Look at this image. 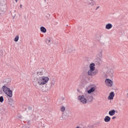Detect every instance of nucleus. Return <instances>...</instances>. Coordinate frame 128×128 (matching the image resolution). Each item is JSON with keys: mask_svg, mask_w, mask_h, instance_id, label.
Segmentation results:
<instances>
[{"mask_svg": "<svg viewBox=\"0 0 128 128\" xmlns=\"http://www.w3.org/2000/svg\"><path fill=\"white\" fill-rule=\"evenodd\" d=\"M128 96V93L127 94Z\"/></svg>", "mask_w": 128, "mask_h": 128, "instance_id": "44", "label": "nucleus"}, {"mask_svg": "<svg viewBox=\"0 0 128 128\" xmlns=\"http://www.w3.org/2000/svg\"><path fill=\"white\" fill-rule=\"evenodd\" d=\"M98 8H100V6L96 7V10H98Z\"/></svg>", "mask_w": 128, "mask_h": 128, "instance_id": "35", "label": "nucleus"}, {"mask_svg": "<svg viewBox=\"0 0 128 128\" xmlns=\"http://www.w3.org/2000/svg\"><path fill=\"white\" fill-rule=\"evenodd\" d=\"M115 114H116V110H110L108 112V114L111 116H114Z\"/></svg>", "mask_w": 128, "mask_h": 128, "instance_id": "12", "label": "nucleus"}, {"mask_svg": "<svg viewBox=\"0 0 128 128\" xmlns=\"http://www.w3.org/2000/svg\"><path fill=\"white\" fill-rule=\"evenodd\" d=\"M79 96H84V95L80 96V95Z\"/></svg>", "mask_w": 128, "mask_h": 128, "instance_id": "37", "label": "nucleus"}, {"mask_svg": "<svg viewBox=\"0 0 128 128\" xmlns=\"http://www.w3.org/2000/svg\"><path fill=\"white\" fill-rule=\"evenodd\" d=\"M48 15L49 16H50V14H48Z\"/></svg>", "mask_w": 128, "mask_h": 128, "instance_id": "39", "label": "nucleus"}, {"mask_svg": "<svg viewBox=\"0 0 128 128\" xmlns=\"http://www.w3.org/2000/svg\"><path fill=\"white\" fill-rule=\"evenodd\" d=\"M95 66L96 64H94V63L90 64L89 66L90 70H96V67H94Z\"/></svg>", "mask_w": 128, "mask_h": 128, "instance_id": "8", "label": "nucleus"}, {"mask_svg": "<svg viewBox=\"0 0 128 128\" xmlns=\"http://www.w3.org/2000/svg\"><path fill=\"white\" fill-rule=\"evenodd\" d=\"M3 92L8 96H12V91L6 86H2Z\"/></svg>", "mask_w": 128, "mask_h": 128, "instance_id": "4", "label": "nucleus"}, {"mask_svg": "<svg viewBox=\"0 0 128 128\" xmlns=\"http://www.w3.org/2000/svg\"><path fill=\"white\" fill-rule=\"evenodd\" d=\"M60 100V102H62V100H64V97H61Z\"/></svg>", "mask_w": 128, "mask_h": 128, "instance_id": "28", "label": "nucleus"}, {"mask_svg": "<svg viewBox=\"0 0 128 128\" xmlns=\"http://www.w3.org/2000/svg\"><path fill=\"white\" fill-rule=\"evenodd\" d=\"M15 1L16 2H18V0H15Z\"/></svg>", "mask_w": 128, "mask_h": 128, "instance_id": "41", "label": "nucleus"}, {"mask_svg": "<svg viewBox=\"0 0 128 128\" xmlns=\"http://www.w3.org/2000/svg\"><path fill=\"white\" fill-rule=\"evenodd\" d=\"M100 122H97V124H100Z\"/></svg>", "mask_w": 128, "mask_h": 128, "instance_id": "38", "label": "nucleus"}, {"mask_svg": "<svg viewBox=\"0 0 128 128\" xmlns=\"http://www.w3.org/2000/svg\"><path fill=\"white\" fill-rule=\"evenodd\" d=\"M76 128H80V126H78Z\"/></svg>", "mask_w": 128, "mask_h": 128, "instance_id": "40", "label": "nucleus"}, {"mask_svg": "<svg viewBox=\"0 0 128 128\" xmlns=\"http://www.w3.org/2000/svg\"><path fill=\"white\" fill-rule=\"evenodd\" d=\"M13 18H14V16H13Z\"/></svg>", "mask_w": 128, "mask_h": 128, "instance_id": "43", "label": "nucleus"}, {"mask_svg": "<svg viewBox=\"0 0 128 128\" xmlns=\"http://www.w3.org/2000/svg\"><path fill=\"white\" fill-rule=\"evenodd\" d=\"M37 74L38 76H42V74H44V72H42V70H40L37 72Z\"/></svg>", "mask_w": 128, "mask_h": 128, "instance_id": "21", "label": "nucleus"}, {"mask_svg": "<svg viewBox=\"0 0 128 128\" xmlns=\"http://www.w3.org/2000/svg\"><path fill=\"white\" fill-rule=\"evenodd\" d=\"M115 118H116V116H113L112 118V120H115Z\"/></svg>", "mask_w": 128, "mask_h": 128, "instance_id": "32", "label": "nucleus"}, {"mask_svg": "<svg viewBox=\"0 0 128 128\" xmlns=\"http://www.w3.org/2000/svg\"><path fill=\"white\" fill-rule=\"evenodd\" d=\"M4 82H6V84H10V79L7 78L4 80Z\"/></svg>", "mask_w": 128, "mask_h": 128, "instance_id": "17", "label": "nucleus"}, {"mask_svg": "<svg viewBox=\"0 0 128 128\" xmlns=\"http://www.w3.org/2000/svg\"><path fill=\"white\" fill-rule=\"evenodd\" d=\"M51 86H54V82H52L51 83Z\"/></svg>", "mask_w": 128, "mask_h": 128, "instance_id": "30", "label": "nucleus"}, {"mask_svg": "<svg viewBox=\"0 0 128 128\" xmlns=\"http://www.w3.org/2000/svg\"><path fill=\"white\" fill-rule=\"evenodd\" d=\"M44 98H46V97H44Z\"/></svg>", "mask_w": 128, "mask_h": 128, "instance_id": "42", "label": "nucleus"}, {"mask_svg": "<svg viewBox=\"0 0 128 128\" xmlns=\"http://www.w3.org/2000/svg\"><path fill=\"white\" fill-rule=\"evenodd\" d=\"M18 38H20V36H16V37H15V38H14V40L15 41V42H18Z\"/></svg>", "mask_w": 128, "mask_h": 128, "instance_id": "23", "label": "nucleus"}, {"mask_svg": "<svg viewBox=\"0 0 128 128\" xmlns=\"http://www.w3.org/2000/svg\"><path fill=\"white\" fill-rule=\"evenodd\" d=\"M46 43L47 44H48V46H50V44H52V42H50V40H48V39H46Z\"/></svg>", "mask_w": 128, "mask_h": 128, "instance_id": "20", "label": "nucleus"}, {"mask_svg": "<svg viewBox=\"0 0 128 128\" xmlns=\"http://www.w3.org/2000/svg\"><path fill=\"white\" fill-rule=\"evenodd\" d=\"M77 90H78V92H80V89H78Z\"/></svg>", "mask_w": 128, "mask_h": 128, "instance_id": "36", "label": "nucleus"}, {"mask_svg": "<svg viewBox=\"0 0 128 128\" xmlns=\"http://www.w3.org/2000/svg\"><path fill=\"white\" fill-rule=\"evenodd\" d=\"M104 120L105 122H110V117L109 116H105Z\"/></svg>", "mask_w": 128, "mask_h": 128, "instance_id": "11", "label": "nucleus"}, {"mask_svg": "<svg viewBox=\"0 0 128 128\" xmlns=\"http://www.w3.org/2000/svg\"><path fill=\"white\" fill-rule=\"evenodd\" d=\"M91 4H92V6H94V4H96V3H94V2H92L91 3Z\"/></svg>", "mask_w": 128, "mask_h": 128, "instance_id": "31", "label": "nucleus"}, {"mask_svg": "<svg viewBox=\"0 0 128 128\" xmlns=\"http://www.w3.org/2000/svg\"><path fill=\"white\" fill-rule=\"evenodd\" d=\"M105 84L106 86H110V88H111V86H112V84H114V82H112V80L110 78H106L105 80Z\"/></svg>", "mask_w": 128, "mask_h": 128, "instance_id": "5", "label": "nucleus"}, {"mask_svg": "<svg viewBox=\"0 0 128 128\" xmlns=\"http://www.w3.org/2000/svg\"><path fill=\"white\" fill-rule=\"evenodd\" d=\"M8 104H10V106H12V104H14V99L12 98V96L8 97Z\"/></svg>", "mask_w": 128, "mask_h": 128, "instance_id": "7", "label": "nucleus"}, {"mask_svg": "<svg viewBox=\"0 0 128 128\" xmlns=\"http://www.w3.org/2000/svg\"><path fill=\"white\" fill-rule=\"evenodd\" d=\"M109 96H114V92H111Z\"/></svg>", "mask_w": 128, "mask_h": 128, "instance_id": "25", "label": "nucleus"}, {"mask_svg": "<svg viewBox=\"0 0 128 128\" xmlns=\"http://www.w3.org/2000/svg\"><path fill=\"white\" fill-rule=\"evenodd\" d=\"M102 50H98L97 58H96V68H100L102 66Z\"/></svg>", "mask_w": 128, "mask_h": 128, "instance_id": "2", "label": "nucleus"}, {"mask_svg": "<svg viewBox=\"0 0 128 128\" xmlns=\"http://www.w3.org/2000/svg\"><path fill=\"white\" fill-rule=\"evenodd\" d=\"M78 100L81 102L82 104H86L88 100L84 96H78Z\"/></svg>", "mask_w": 128, "mask_h": 128, "instance_id": "6", "label": "nucleus"}, {"mask_svg": "<svg viewBox=\"0 0 128 128\" xmlns=\"http://www.w3.org/2000/svg\"><path fill=\"white\" fill-rule=\"evenodd\" d=\"M96 88L94 87H92L89 90H88V94H92V92H94Z\"/></svg>", "mask_w": 128, "mask_h": 128, "instance_id": "13", "label": "nucleus"}, {"mask_svg": "<svg viewBox=\"0 0 128 128\" xmlns=\"http://www.w3.org/2000/svg\"><path fill=\"white\" fill-rule=\"evenodd\" d=\"M49 80L50 78H48V77L44 76L42 78H37L36 82L40 86H42V84H46Z\"/></svg>", "mask_w": 128, "mask_h": 128, "instance_id": "3", "label": "nucleus"}, {"mask_svg": "<svg viewBox=\"0 0 128 128\" xmlns=\"http://www.w3.org/2000/svg\"><path fill=\"white\" fill-rule=\"evenodd\" d=\"M104 74L103 76L104 78H110L114 75V69L112 68H109L106 67L104 68Z\"/></svg>", "mask_w": 128, "mask_h": 128, "instance_id": "1", "label": "nucleus"}, {"mask_svg": "<svg viewBox=\"0 0 128 128\" xmlns=\"http://www.w3.org/2000/svg\"><path fill=\"white\" fill-rule=\"evenodd\" d=\"M112 28V24L108 23L106 26V30H110Z\"/></svg>", "mask_w": 128, "mask_h": 128, "instance_id": "10", "label": "nucleus"}, {"mask_svg": "<svg viewBox=\"0 0 128 128\" xmlns=\"http://www.w3.org/2000/svg\"><path fill=\"white\" fill-rule=\"evenodd\" d=\"M32 110V108L30 106H28V110Z\"/></svg>", "mask_w": 128, "mask_h": 128, "instance_id": "29", "label": "nucleus"}, {"mask_svg": "<svg viewBox=\"0 0 128 128\" xmlns=\"http://www.w3.org/2000/svg\"><path fill=\"white\" fill-rule=\"evenodd\" d=\"M18 118H22V116H19Z\"/></svg>", "mask_w": 128, "mask_h": 128, "instance_id": "34", "label": "nucleus"}, {"mask_svg": "<svg viewBox=\"0 0 128 128\" xmlns=\"http://www.w3.org/2000/svg\"><path fill=\"white\" fill-rule=\"evenodd\" d=\"M40 124L42 128H46V122H41Z\"/></svg>", "mask_w": 128, "mask_h": 128, "instance_id": "22", "label": "nucleus"}, {"mask_svg": "<svg viewBox=\"0 0 128 128\" xmlns=\"http://www.w3.org/2000/svg\"><path fill=\"white\" fill-rule=\"evenodd\" d=\"M61 112H64L66 110V107L64 106H62L60 108Z\"/></svg>", "mask_w": 128, "mask_h": 128, "instance_id": "24", "label": "nucleus"}, {"mask_svg": "<svg viewBox=\"0 0 128 128\" xmlns=\"http://www.w3.org/2000/svg\"><path fill=\"white\" fill-rule=\"evenodd\" d=\"M76 50V49L74 47H72V48L68 49V52H74Z\"/></svg>", "mask_w": 128, "mask_h": 128, "instance_id": "19", "label": "nucleus"}, {"mask_svg": "<svg viewBox=\"0 0 128 128\" xmlns=\"http://www.w3.org/2000/svg\"><path fill=\"white\" fill-rule=\"evenodd\" d=\"M40 30L42 32H44V34L46 32V28H44V26H41Z\"/></svg>", "mask_w": 128, "mask_h": 128, "instance_id": "14", "label": "nucleus"}, {"mask_svg": "<svg viewBox=\"0 0 128 128\" xmlns=\"http://www.w3.org/2000/svg\"><path fill=\"white\" fill-rule=\"evenodd\" d=\"M108 100H114V96H108Z\"/></svg>", "mask_w": 128, "mask_h": 128, "instance_id": "27", "label": "nucleus"}, {"mask_svg": "<svg viewBox=\"0 0 128 128\" xmlns=\"http://www.w3.org/2000/svg\"><path fill=\"white\" fill-rule=\"evenodd\" d=\"M4 102V96H0V102Z\"/></svg>", "mask_w": 128, "mask_h": 128, "instance_id": "26", "label": "nucleus"}, {"mask_svg": "<svg viewBox=\"0 0 128 128\" xmlns=\"http://www.w3.org/2000/svg\"><path fill=\"white\" fill-rule=\"evenodd\" d=\"M43 109L44 110V112H48V107L46 105L44 106Z\"/></svg>", "mask_w": 128, "mask_h": 128, "instance_id": "18", "label": "nucleus"}, {"mask_svg": "<svg viewBox=\"0 0 128 128\" xmlns=\"http://www.w3.org/2000/svg\"><path fill=\"white\" fill-rule=\"evenodd\" d=\"M6 112V111L5 108H2L0 110V114H4Z\"/></svg>", "mask_w": 128, "mask_h": 128, "instance_id": "15", "label": "nucleus"}, {"mask_svg": "<svg viewBox=\"0 0 128 128\" xmlns=\"http://www.w3.org/2000/svg\"><path fill=\"white\" fill-rule=\"evenodd\" d=\"M20 8H22V4H20Z\"/></svg>", "mask_w": 128, "mask_h": 128, "instance_id": "33", "label": "nucleus"}, {"mask_svg": "<svg viewBox=\"0 0 128 128\" xmlns=\"http://www.w3.org/2000/svg\"><path fill=\"white\" fill-rule=\"evenodd\" d=\"M88 76H95L96 72H94V70H90L88 71Z\"/></svg>", "mask_w": 128, "mask_h": 128, "instance_id": "9", "label": "nucleus"}, {"mask_svg": "<svg viewBox=\"0 0 128 128\" xmlns=\"http://www.w3.org/2000/svg\"><path fill=\"white\" fill-rule=\"evenodd\" d=\"M93 100V96H87V100H88V102H92Z\"/></svg>", "mask_w": 128, "mask_h": 128, "instance_id": "16", "label": "nucleus"}]
</instances>
